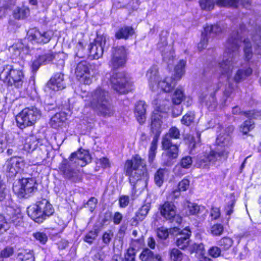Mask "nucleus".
<instances>
[{
	"label": "nucleus",
	"instance_id": "nucleus-1",
	"mask_svg": "<svg viewBox=\"0 0 261 261\" xmlns=\"http://www.w3.org/2000/svg\"><path fill=\"white\" fill-rule=\"evenodd\" d=\"M13 59L19 58L21 59L19 67L17 64L6 65L0 68V79L9 86H14L17 88H21L24 80V75L22 71L23 59L29 53V48L25 46L21 41L15 43L9 48Z\"/></svg>",
	"mask_w": 261,
	"mask_h": 261
},
{
	"label": "nucleus",
	"instance_id": "nucleus-2",
	"mask_svg": "<svg viewBox=\"0 0 261 261\" xmlns=\"http://www.w3.org/2000/svg\"><path fill=\"white\" fill-rule=\"evenodd\" d=\"M245 29L243 21L240 24L239 30L233 31L226 41L223 60L218 64L219 74L226 81L229 80L233 69L237 64L239 58V49L243 35L246 32Z\"/></svg>",
	"mask_w": 261,
	"mask_h": 261
},
{
	"label": "nucleus",
	"instance_id": "nucleus-3",
	"mask_svg": "<svg viewBox=\"0 0 261 261\" xmlns=\"http://www.w3.org/2000/svg\"><path fill=\"white\" fill-rule=\"evenodd\" d=\"M126 175L129 177L132 187L130 199L135 200L138 197L137 192H140L146 188L149 179V174L146 163L138 154H136L131 160L126 161L125 164Z\"/></svg>",
	"mask_w": 261,
	"mask_h": 261
},
{
	"label": "nucleus",
	"instance_id": "nucleus-4",
	"mask_svg": "<svg viewBox=\"0 0 261 261\" xmlns=\"http://www.w3.org/2000/svg\"><path fill=\"white\" fill-rule=\"evenodd\" d=\"M91 162V156L87 150L79 149L72 153L66 160V179L72 182H77L82 179V173L79 167H83Z\"/></svg>",
	"mask_w": 261,
	"mask_h": 261
},
{
	"label": "nucleus",
	"instance_id": "nucleus-5",
	"mask_svg": "<svg viewBox=\"0 0 261 261\" xmlns=\"http://www.w3.org/2000/svg\"><path fill=\"white\" fill-rule=\"evenodd\" d=\"M109 99L108 91L98 87L91 93L86 105L91 107L99 115L110 117L113 115L114 110Z\"/></svg>",
	"mask_w": 261,
	"mask_h": 261
},
{
	"label": "nucleus",
	"instance_id": "nucleus-6",
	"mask_svg": "<svg viewBox=\"0 0 261 261\" xmlns=\"http://www.w3.org/2000/svg\"><path fill=\"white\" fill-rule=\"evenodd\" d=\"M179 130L175 126L171 127L168 132L163 137L162 144L165 152L162 153V159L166 166H170L171 161L178 155V146L177 144H173L171 139L180 138Z\"/></svg>",
	"mask_w": 261,
	"mask_h": 261
},
{
	"label": "nucleus",
	"instance_id": "nucleus-7",
	"mask_svg": "<svg viewBox=\"0 0 261 261\" xmlns=\"http://www.w3.org/2000/svg\"><path fill=\"white\" fill-rule=\"evenodd\" d=\"M227 152L224 147H217L210 150L202 155H200L197 160V165L200 168H207L211 165L226 160Z\"/></svg>",
	"mask_w": 261,
	"mask_h": 261
},
{
	"label": "nucleus",
	"instance_id": "nucleus-8",
	"mask_svg": "<svg viewBox=\"0 0 261 261\" xmlns=\"http://www.w3.org/2000/svg\"><path fill=\"white\" fill-rule=\"evenodd\" d=\"M41 115L40 111L37 108H25L16 117L17 126L21 129L32 126L40 119Z\"/></svg>",
	"mask_w": 261,
	"mask_h": 261
},
{
	"label": "nucleus",
	"instance_id": "nucleus-9",
	"mask_svg": "<svg viewBox=\"0 0 261 261\" xmlns=\"http://www.w3.org/2000/svg\"><path fill=\"white\" fill-rule=\"evenodd\" d=\"M109 37L106 35H97L93 42L88 46L87 55L91 59H98L102 57L103 52L109 47Z\"/></svg>",
	"mask_w": 261,
	"mask_h": 261
},
{
	"label": "nucleus",
	"instance_id": "nucleus-10",
	"mask_svg": "<svg viewBox=\"0 0 261 261\" xmlns=\"http://www.w3.org/2000/svg\"><path fill=\"white\" fill-rule=\"evenodd\" d=\"M110 81L113 89L121 94L132 90L133 88L130 79L123 72L114 73L110 78Z\"/></svg>",
	"mask_w": 261,
	"mask_h": 261
},
{
	"label": "nucleus",
	"instance_id": "nucleus-11",
	"mask_svg": "<svg viewBox=\"0 0 261 261\" xmlns=\"http://www.w3.org/2000/svg\"><path fill=\"white\" fill-rule=\"evenodd\" d=\"M37 189L36 182L34 178H23L15 182L13 186V191L19 197H24Z\"/></svg>",
	"mask_w": 261,
	"mask_h": 261
},
{
	"label": "nucleus",
	"instance_id": "nucleus-12",
	"mask_svg": "<svg viewBox=\"0 0 261 261\" xmlns=\"http://www.w3.org/2000/svg\"><path fill=\"white\" fill-rule=\"evenodd\" d=\"M53 36L51 31H41L36 28L31 29L28 32V39L32 43H48Z\"/></svg>",
	"mask_w": 261,
	"mask_h": 261
},
{
	"label": "nucleus",
	"instance_id": "nucleus-13",
	"mask_svg": "<svg viewBox=\"0 0 261 261\" xmlns=\"http://www.w3.org/2000/svg\"><path fill=\"white\" fill-rule=\"evenodd\" d=\"M112 51L110 66L113 69L123 66L126 60V51L125 47L122 46L114 47Z\"/></svg>",
	"mask_w": 261,
	"mask_h": 261
},
{
	"label": "nucleus",
	"instance_id": "nucleus-14",
	"mask_svg": "<svg viewBox=\"0 0 261 261\" xmlns=\"http://www.w3.org/2000/svg\"><path fill=\"white\" fill-rule=\"evenodd\" d=\"M163 34L164 32H162L160 36V41L157 46L162 53L163 60L168 64H170L173 61L174 53L172 50V47L167 44L166 35L163 36Z\"/></svg>",
	"mask_w": 261,
	"mask_h": 261
},
{
	"label": "nucleus",
	"instance_id": "nucleus-15",
	"mask_svg": "<svg viewBox=\"0 0 261 261\" xmlns=\"http://www.w3.org/2000/svg\"><path fill=\"white\" fill-rule=\"evenodd\" d=\"M75 74L78 80L84 84L89 85L92 82V78L89 71V65L86 61L79 62L75 69Z\"/></svg>",
	"mask_w": 261,
	"mask_h": 261
},
{
	"label": "nucleus",
	"instance_id": "nucleus-16",
	"mask_svg": "<svg viewBox=\"0 0 261 261\" xmlns=\"http://www.w3.org/2000/svg\"><path fill=\"white\" fill-rule=\"evenodd\" d=\"M6 166L8 176L13 177L22 170L24 166V161L21 157L14 156L7 161Z\"/></svg>",
	"mask_w": 261,
	"mask_h": 261
},
{
	"label": "nucleus",
	"instance_id": "nucleus-17",
	"mask_svg": "<svg viewBox=\"0 0 261 261\" xmlns=\"http://www.w3.org/2000/svg\"><path fill=\"white\" fill-rule=\"evenodd\" d=\"M65 85L64 73H57L47 83L44 90L46 92L51 93V91H57L64 89Z\"/></svg>",
	"mask_w": 261,
	"mask_h": 261
},
{
	"label": "nucleus",
	"instance_id": "nucleus-18",
	"mask_svg": "<svg viewBox=\"0 0 261 261\" xmlns=\"http://www.w3.org/2000/svg\"><path fill=\"white\" fill-rule=\"evenodd\" d=\"M248 32H252V40L254 42V48L258 54L261 55V25L250 21L247 27Z\"/></svg>",
	"mask_w": 261,
	"mask_h": 261
},
{
	"label": "nucleus",
	"instance_id": "nucleus-19",
	"mask_svg": "<svg viewBox=\"0 0 261 261\" xmlns=\"http://www.w3.org/2000/svg\"><path fill=\"white\" fill-rule=\"evenodd\" d=\"M191 235V231L189 228L186 227L182 229L177 238L176 244L177 246L181 249L187 248L191 242L190 237Z\"/></svg>",
	"mask_w": 261,
	"mask_h": 261
},
{
	"label": "nucleus",
	"instance_id": "nucleus-20",
	"mask_svg": "<svg viewBox=\"0 0 261 261\" xmlns=\"http://www.w3.org/2000/svg\"><path fill=\"white\" fill-rule=\"evenodd\" d=\"M252 73V69L249 63H247L245 64H242L235 73L233 80L237 83L241 82L249 76Z\"/></svg>",
	"mask_w": 261,
	"mask_h": 261
},
{
	"label": "nucleus",
	"instance_id": "nucleus-21",
	"mask_svg": "<svg viewBox=\"0 0 261 261\" xmlns=\"http://www.w3.org/2000/svg\"><path fill=\"white\" fill-rule=\"evenodd\" d=\"M54 54L49 51L47 53L39 56L36 59L34 60L32 65V71L36 72L42 64H45L49 63L55 58Z\"/></svg>",
	"mask_w": 261,
	"mask_h": 261
},
{
	"label": "nucleus",
	"instance_id": "nucleus-22",
	"mask_svg": "<svg viewBox=\"0 0 261 261\" xmlns=\"http://www.w3.org/2000/svg\"><path fill=\"white\" fill-rule=\"evenodd\" d=\"M240 4L242 7L247 9H249L251 7V0H218L217 4L220 7L230 6L237 7Z\"/></svg>",
	"mask_w": 261,
	"mask_h": 261
},
{
	"label": "nucleus",
	"instance_id": "nucleus-23",
	"mask_svg": "<svg viewBox=\"0 0 261 261\" xmlns=\"http://www.w3.org/2000/svg\"><path fill=\"white\" fill-rule=\"evenodd\" d=\"M36 204L41 213H43L42 216L44 220L54 214V209L48 200L42 199L37 201Z\"/></svg>",
	"mask_w": 261,
	"mask_h": 261
},
{
	"label": "nucleus",
	"instance_id": "nucleus-24",
	"mask_svg": "<svg viewBox=\"0 0 261 261\" xmlns=\"http://www.w3.org/2000/svg\"><path fill=\"white\" fill-rule=\"evenodd\" d=\"M193 160L190 156L183 157L178 164L175 167V172L180 176L186 174V170L189 169L192 164Z\"/></svg>",
	"mask_w": 261,
	"mask_h": 261
},
{
	"label": "nucleus",
	"instance_id": "nucleus-25",
	"mask_svg": "<svg viewBox=\"0 0 261 261\" xmlns=\"http://www.w3.org/2000/svg\"><path fill=\"white\" fill-rule=\"evenodd\" d=\"M150 88L152 91L156 89V85L159 82V77L158 75V69L155 66L151 67L147 71L146 73Z\"/></svg>",
	"mask_w": 261,
	"mask_h": 261
},
{
	"label": "nucleus",
	"instance_id": "nucleus-26",
	"mask_svg": "<svg viewBox=\"0 0 261 261\" xmlns=\"http://www.w3.org/2000/svg\"><path fill=\"white\" fill-rule=\"evenodd\" d=\"M160 212L166 219L171 220L175 215V206L172 202H166L161 207Z\"/></svg>",
	"mask_w": 261,
	"mask_h": 261
},
{
	"label": "nucleus",
	"instance_id": "nucleus-27",
	"mask_svg": "<svg viewBox=\"0 0 261 261\" xmlns=\"http://www.w3.org/2000/svg\"><path fill=\"white\" fill-rule=\"evenodd\" d=\"M259 113H253L249 112L247 113L248 119L244 121L241 125L240 129L244 134H247L249 132L253 129L254 127V122L253 119H257L256 115H258Z\"/></svg>",
	"mask_w": 261,
	"mask_h": 261
},
{
	"label": "nucleus",
	"instance_id": "nucleus-28",
	"mask_svg": "<svg viewBox=\"0 0 261 261\" xmlns=\"http://www.w3.org/2000/svg\"><path fill=\"white\" fill-rule=\"evenodd\" d=\"M146 109V105L144 101L140 100L136 104L135 114L140 124H143L145 121Z\"/></svg>",
	"mask_w": 261,
	"mask_h": 261
},
{
	"label": "nucleus",
	"instance_id": "nucleus-29",
	"mask_svg": "<svg viewBox=\"0 0 261 261\" xmlns=\"http://www.w3.org/2000/svg\"><path fill=\"white\" fill-rule=\"evenodd\" d=\"M176 85V79L172 77H167L158 82L156 88L159 87L165 92H170Z\"/></svg>",
	"mask_w": 261,
	"mask_h": 261
},
{
	"label": "nucleus",
	"instance_id": "nucleus-30",
	"mask_svg": "<svg viewBox=\"0 0 261 261\" xmlns=\"http://www.w3.org/2000/svg\"><path fill=\"white\" fill-rule=\"evenodd\" d=\"M27 212L29 216L36 222L40 223L44 220L43 213H41L36 204L29 207Z\"/></svg>",
	"mask_w": 261,
	"mask_h": 261
},
{
	"label": "nucleus",
	"instance_id": "nucleus-31",
	"mask_svg": "<svg viewBox=\"0 0 261 261\" xmlns=\"http://www.w3.org/2000/svg\"><path fill=\"white\" fill-rule=\"evenodd\" d=\"M135 33L134 29L130 26H123L120 28L115 33V37L118 39H127Z\"/></svg>",
	"mask_w": 261,
	"mask_h": 261
},
{
	"label": "nucleus",
	"instance_id": "nucleus-32",
	"mask_svg": "<svg viewBox=\"0 0 261 261\" xmlns=\"http://www.w3.org/2000/svg\"><path fill=\"white\" fill-rule=\"evenodd\" d=\"M234 130L233 126H228L224 130L223 134H220L217 138V142L218 144H222L223 145H226L230 140V135Z\"/></svg>",
	"mask_w": 261,
	"mask_h": 261
},
{
	"label": "nucleus",
	"instance_id": "nucleus-33",
	"mask_svg": "<svg viewBox=\"0 0 261 261\" xmlns=\"http://www.w3.org/2000/svg\"><path fill=\"white\" fill-rule=\"evenodd\" d=\"M3 218L9 222L15 223L17 222H19L18 219L21 218V215L20 214L16 213L13 208L8 206L6 208Z\"/></svg>",
	"mask_w": 261,
	"mask_h": 261
},
{
	"label": "nucleus",
	"instance_id": "nucleus-34",
	"mask_svg": "<svg viewBox=\"0 0 261 261\" xmlns=\"http://www.w3.org/2000/svg\"><path fill=\"white\" fill-rule=\"evenodd\" d=\"M15 4V0L0 1V18L4 17L8 11L12 9Z\"/></svg>",
	"mask_w": 261,
	"mask_h": 261
},
{
	"label": "nucleus",
	"instance_id": "nucleus-35",
	"mask_svg": "<svg viewBox=\"0 0 261 261\" xmlns=\"http://www.w3.org/2000/svg\"><path fill=\"white\" fill-rule=\"evenodd\" d=\"M38 143L37 137L33 135H30L25 139L24 149L28 152L33 151L36 148Z\"/></svg>",
	"mask_w": 261,
	"mask_h": 261
},
{
	"label": "nucleus",
	"instance_id": "nucleus-36",
	"mask_svg": "<svg viewBox=\"0 0 261 261\" xmlns=\"http://www.w3.org/2000/svg\"><path fill=\"white\" fill-rule=\"evenodd\" d=\"M55 187L54 191L58 196L59 201H61L65 195L64 189L65 185L64 181L56 179L55 181Z\"/></svg>",
	"mask_w": 261,
	"mask_h": 261
},
{
	"label": "nucleus",
	"instance_id": "nucleus-37",
	"mask_svg": "<svg viewBox=\"0 0 261 261\" xmlns=\"http://www.w3.org/2000/svg\"><path fill=\"white\" fill-rule=\"evenodd\" d=\"M219 85H217L215 87L213 88L212 90H214V92L211 93L208 99L205 101V104L210 111H214L217 106V102L215 96V92L219 89Z\"/></svg>",
	"mask_w": 261,
	"mask_h": 261
},
{
	"label": "nucleus",
	"instance_id": "nucleus-38",
	"mask_svg": "<svg viewBox=\"0 0 261 261\" xmlns=\"http://www.w3.org/2000/svg\"><path fill=\"white\" fill-rule=\"evenodd\" d=\"M30 14L29 9L25 6L17 7L13 12V17L16 19H23L27 18Z\"/></svg>",
	"mask_w": 261,
	"mask_h": 261
},
{
	"label": "nucleus",
	"instance_id": "nucleus-39",
	"mask_svg": "<svg viewBox=\"0 0 261 261\" xmlns=\"http://www.w3.org/2000/svg\"><path fill=\"white\" fill-rule=\"evenodd\" d=\"M65 121V113L60 112L56 113L51 118V123L52 126L56 128L62 126Z\"/></svg>",
	"mask_w": 261,
	"mask_h": 261
},
{
	"label": "nucleus",
	"instance_id": "nucleus-40",
	"mask_svg": "<svg viewBox=\"0 0 261 261\" xmlns=\"http://www.w3.org/2000/svg\"><path fill=\"white\" fill-rule=\"evenodd\" d=\"M186 65V61L180 60L178 63L175 66L174 68V78L176 80L181 79L185 74V67Z\"/></svg>",
	"mask_w": 261,
	"mask_h": 261
},
{
	"label": "nucleus",
	"instance_id": "nucleus-41",
	"mask_svg": "<svg viewBox=\"0 0 261 261\" xmlns=\"http://www.w3.org/2000/svg\"><path fill=\"white\" fill-rule=\"evenodd\" d=\"M18 251L17 258L19 260L23 261L34 259L33 251L29 249H19Z\"/></svg>",
	"mask_w": 261,
	"mask_h": 261
},
{
	"label": "nucleus",
	"instance_id": "nucleus-42",
	"mask_svg": "<svg viewBox=\"0 0 261 261\" xmlns=\"http://www.w3.org/2000/svg\"><path fill=\"white\" fill-rule=\"evenodd\" d=\"M150 203L147 202L143 204L136 213V216L139 218V219L140 221L143 220L147 216L148 212L150 209Z\"/></svg>",
	"mask_w": 261,
	"mask_h": 261
},
{
	"label": "nucleus",
	"instance_id": "nucleus-43",
	"mask_svg": "<svg viewBox=\"0 0 261 261\" xmlns=\"http://www.w3.org/2000/svg\"><path fill=\"white\" fill-rule=\"evenodd\" d=\"M166 171L165 169L160 168L155 173L154 175V181L156 186L161 187L165 179V175Z\"/></svg>",
	"mask_w": 261,
	"mask_h": 261
},
{
	"label": "nucleus",
	"instance_id": "nucleus-44",
	"mask_svg": "<svg viewBox=\"0 0 261 261\" xmlns=\"http://www.w3.org/2000/svg\"><path fill=\"white\" fill-rule=\"evenodd\" d=\"M218 0H200L199 3L201 9L205 11H211L215 7V5L219 6L217 4Z\"/></svg>",
	"mask_w": 261,
	"mask_h": 261
},
{
	"label": "nucleus",
	"instance_id": "nucleus-45",
	"mask_svg": "<svg viewBox=\"0 0 261 261\" xmlns=\"http://www.w3.org/2000/svg\"><path fill=\"white\" fill-rule=\"evenodd\" d=\"M243 42L244 43V52L245 59L249 61L252 56V45L248 38H245L243 40Z\"/></svg>",
	"mask_w": 261,
	"mask_h": 261
},
{
	"label": "nucleus",
	"instance_id": "nucleus-46",
	"mask_svg": "<svg viewBox=\"0 0 261 261\" xmlns=\"http://www.w3.org/2000/svg\"><path fill=\"white\" fill-rule=\"evenodd\" d=\"M157 149V140L153 139L151 142L148 154V162L150 164L153 163Z\"/></svg>",
	"mask_w": 261,
	"mask_h": 261
},
{
	"label": "nucleus",
	"instance_id": "nucleus-47",
	"mask_svg": "<svg viewBox=\"0 0 261 261\" xmlns=\"http://www.w3.org/2000/svg\"><path fill=\"white\" fill-rule=\"evenodd\" d=\"M204 31L210 37H213L214 35H216L220 33L222 29L219 25L215 24L206 26L204 28Z\"/></svg>",
	"mask_w": 261,
	"mask_h": 261
},
{
	"label": "nucleus",
	"instance_id": "nucleus-48",
	"mask_svg": "<svg viewBox=\"0 0 261 261\" xmlns=\"http://www.w3.org/2000/svg\"><path fill=\"white\" fill-rule=\"evenodd\" d=\"M184 94L181 89L177 88L174 92L172 98V101L174 105H179L183 100Z\"/></svg>",
	"mask_w": 261,
	"mask_h": 261
},
{
	"label": "nucleus",
	"instance_id": "nucleus-49",
	"mask_svg": "<svg viewBox=\"0 0 261 261\" xmlns=\"http://www.w3.org/2000/svg\"><path fill=\"white\" fill-rule=\"evenodd\" d=\"M233 240L229 237L222 238L218 243L220 248L222 250H227L233 244Z\"/></svg>",
	"mask_w": 261,
	"mask_h": 261
},
{
	"label": "nucleus",
	"instance_id": "nucleus-50",
	"mask_svg": "<svg viewBox=\"0 0 261 261\" xmlns=\"http://www.w3.org/2000/svg\"><path fill=\"white\" fill-rule=\"evenodd\" d=\"M188 208L190 215H198L204 210L203 206H200L195 203H190L188 205Z\"/></svg>",
	"mask_w": 261,
	"mask_h": 261
},
{
	"label": "nucleus",
	"instance_id": "nucleus-51",
	"mask_svg": "<svg viewBox=\"0 0 261 261\" xmlns=\"http://www.w3.org/2000/svg\"><path fill=\"white\" fill-rule=\"evenodd\" d=\"M195 116L193 113L189 112L186 114L182 118L181 122L182 124L186 126H190L193 122Z\"/></svg>",
	"mask_w": 261,
	"mask_h": 261
},
{
	"label": "nucleus",
	"instance_id": "nucleus-52",
	"mask_svg": "<svg viewBox=\"0 0 261 261\" xmlns=\"http://www.w3.org/2000/svg\"><path fill=\"white\" fill-rule=\"evenodd\" d=\"M98 231L97 229L90 231L85 236L84 241L90 244H92L98 236Z\"/></svg>",
	"mask_w": 261,
	"mask_h": 261
},
{
	"label": "nucleus",
	"instance_id": "nucleus-53",
	"mask_svg": "<svg viewBox=\"0 0 261 261\" xmlns=\"http://www.w3.org/2000/svg\"><path fill=\"white\" fill-rule=\"evenodd\" d=\"M154 254L153 252L148 248L143 249L139 257L142 261H150Z\"/></svg>",
	"mask_w": 261,
	"mask_h": 261
},
{
	"label": "nucleus",
	"instance_id": "nucleus-54",
	"mask_svg": "<svg viewBox=\"0 0 261 261\" xmlns=\"http://www.w3.org/2000/svg\"><path fill=\"white\" fill-rule=\"evenodd\" d=\"M14 252V249L13 247L7 246L4 248L0 252L1 258H8L11 256Z\"/></svg>",
	"mask_w": 261,
	"mask_h": 261
},
{
	"label": "nucleus",
	"instance_id": "nucleus-55",
	"mask_svg": "<svg viewBox=\"0 0 261 261\" xmlns=\"http://www.w3.org/2000/svg\"><path fill=\"white\" fill-rule=\"evenodd\" d=\"M170 258L173 261H180L182 259L183 254L178 249H172L170 253Z\"/></svg>",
	"mask_w": 261,
	"mask_h": 261
},
{
	"label": "nucleus",
	"instance_id": "nucleus-56",
	"mask_svg": "<svg viewBox=\"0 0 261 261\" xmlns=\"http://www.w3.org/2000/svg\"><path fill=\"white\" fill-rule=\"evenodd\" d=\"M136 249L131 247H129L124 255V261H135L136 256Z\"/></svg>",
	"mask_w": 261,
	"mask_h": 261
},
{
	"label": "nucleus",
	"instance_id": "nucleus-57",
	"mask_svg": "<svg viewBox=\"0 0 261 261\" xmlns=\"http://www.w3.org/2000/svg\"><path fill=\"white\" fill-rule=\"evenodd\" d=\"M233 91V87L231 84H229L228 86L225 89L223 92L222 105L223 106L226 105L227 101L230 97Z\"/></svg>",
	"mask_w": 261,
	"mask_h": 261
},
{
	"label": "nucleus",
	"instance_id": "nucleus-58",
	"mask_svg": "<svg viewBox=\"0 0 261 261\" xmlns=\"http://www.w3.org/2000/svg\"><path fill=\"white\" fill-rule=\"evenodd\" d=\"M210 37L204 31L201 34V39L198 44V48L201 50L207 46L208 38Z\"/></svg>",
	"mask_w": 261,
	"mask_h": 261
},
{
	"label": "nucleus",
	"instance_id": "nucleus-59",
	"mask_svg": "<svg viewBox=\"0 0 261 261\" xmlns=\"http://www.w3.org/2000/svg\"><path fill=\"white\" fill-rule=\"evenodd\" d=\"M161 126V121L159 118V116L154 114L151 118V128L154 129H159Z\"/></svg>",
	"mask_w": 261,
	"mask_h": 261
},
{
	"label": "nucleus",
	"instance_id": "nucleus-60",
	"mask_svg": "<svg viewBox=\"0 0 261 261\" xmlns=\"http://www.w3.org/2000/svg\"><path fill=\"white\" fill-rule=\"evenodd\" d=\"M113 232L112 230H108L104 232L102 237V242L106 245H108L113 237Z\"/></svg>",
	"mask_w": 261,
	"mask_h": 261
},
{
	"label": "nucleus",
	"instance_id": "nucleus-61",
	"mask_svg": "<svg viewBox=\"0 0 261 261\" xmlns=\"http://www.w3.org/2000/svg\"><path fill=\"white\" fill-rule=\"evenodd\" d=\"M223 231V226L221 224L214 225L211 228V232L213 235L220 236Z\"/></svg>",
	"mask_w": 261,
	"mask_h": 261
},
{
	"label": "nucleus",
	"instance_id": "nucleus-62",
	"mask_svg": "<svg viewBox=\"0 0 261 261\" xmlns=\"http://www.w3.org/2000/svg\"><path fill=\"white\" fill-rule=\"evenodd\" d=\"M33 236L42 244H45L48 239L46 234L44 232H37L33 233Z\"/></svg>",
	"mask_w": 261,
	"mask_h": 261
},
{
	"label": "nucleus",
	"instance_id": "nucleus-63",
	"mask_svg": "<svg viewBox=\"0 0 261 261\" xmlns=\"http://www.w3.org/2000/svg\"><path fill=\"white\" fill-rule=\"evenodd\" d=\"M11 223L0 217V234L5 232L10 227L9 223Z\"/></svg>",
	"mask_w": 261,
	"mask_h": 261
},
{
	"label": "nucleus",
	"instance_id": "nucleus-64",
	"mask_svg": "<svg viewBox=\"0 0 261 261\" xmlns=\"http://www.w3.org/2000/svg\"><path fill=\"white\" fill-rule=\"evenodd\" d=\"M130 198L127 195H121L119 198V204L120 207L124 208L128 206Z\"/></svg>",
	"mask_w": 261,
	"mask_h": 261
}]
</instances>
